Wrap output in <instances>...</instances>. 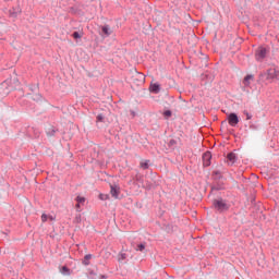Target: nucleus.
Returning a JSON list of instances; mask_svg holds the SVG:
<instances>
[{
  "mask_svg": "<svg viewBox=\"0 0 279 279\" xmlns=\"http://www.w3.org/2000/svg\"><path fill=\"white\" fill-rule=\"evenodd\" d=\"M72 36H73V38H75V39L82 38V36L80 35L78 32H74V33L72 34Z\"/></svg>",
  "mask_w": 279,
  "mask_h": 279,
  "instance_id": "obj_20",
  "label": "nucleus"
},
{
  "mask_svg": "<svg viewBox=\"0 0 279 279\" xmlns=\"http://www.w3.org/2000/svg\"><path fill=\"white\" fill-rule=\"evenodd\" d=\"M90 258H93V255L90 254L84 256L83 265H85V267H88V265H90Z\"/></svg>",
  "mask_w": 279,
  "mask_h": 279,
  "instance_id": "obj_13",
  "label": "nucleus"
},
{
  "mask_svg": "<svg viewBox=\"0 0 279 279\" xmlns=\"http://www.w3.org/2000/svg\"><path fill=\"white\" fill-rule=\"evenodd\" d=\"M100 199H106V198H104V194H100Z\"/></svg>",
  "mask_w": 279,
  "mask_h": 279,
  "instance_id": "obj_28",
  "label": "nucleus"
},
{
  "mask_svg": "<svg viewBox=\"0 0 279 279\" xmlns=\"http://www.w3.org/2000/svg\"><path fill=\"white\" fill-rule=\"evenodd\" d=\"M252 82H254V75L252 74H248L244 77L242 84L246 87V88H250Z\"/></svg>",
  "mask_w": 279,
  "mask_h": 279,
  "instance_id": "obj_7",
  "label": "nucleus"
},
{
  "mask_svg": "<svg viewBox=\"0 0 279 279\" xmlns=\"http://www.w3.org/2000/svg\"><path fill=\"white\" fill-rule=\"evenodd\" d=\"M136 252H145V243H140L135 246Z\"/></svg>",
  "mask_w": 279,
  "mask_h": 279,
  "instance_id": "obj_15",
  "label": "nucleus"
},
{
  "mask_svg": "<svg viewBox=\"0 0 279 279\" xmlns=\"http://www.w3.org/2000/svg\"><path fill=\"white\" fill-rule=\"evenodd\" d=\"M56 132H58V129H56L54 126H51L47 129L46 134L47 136H56Z\"/></svg>",
  "mask_w": 279,
  "mask_h": 279,
  "instance_id": "obj_12",
  "label": "nucleus"
},
{
  "mask_svg": "<svg viewBox=\"0 0 279 279\" xmlns=\"http://www.w3.org/2000/svg\"><path fill=\"white\" fill-rule=\"evenodd\" d=\"M48 219H49V216H47V214H43V215H41V221H43V223L47 222Z\"/></svg>",
  "mask_w": 279,
  "mask_h": 279,
  "instance_id": "obj_19",
  "label": "nucleus"
},
{
  "mask_svg": "<svg viewBox=\"0 0 279 279\" xmlns=\"http://www.w3.org/2000/svg\"><path fill=\"white\" fill-rule=\"evenodd\" d=\"M243 114L246 116V121H250L252 119V114L247 112V110L243 111Z\"/></svg>",
  "mask_w": 279,
  "mask_h": 279,
  "instance_id": "obj_18",
  "label": "nucleus"
},
{
  "mask_svg": "<svg viewBox=\"0 0 279 279\" xmlns=\"http://www.w3.org/2000/svg\"><path fill=\"white\" fill-rule=\"evenodd\" d=\"M266 80H270L271 82H279V70H278V68H269L266 71Z\"/></svg>",
  "mask_w": 279,
  "mask_h": 279,
  "instance_id": "obj_3",
  "label": "nucleus"
},
{
  "mask_svg": "<svg viewBox=\"0 0 279 279\" xmlns=\"http://www.w3.org/2000/svg\"><path fill=\"white\" fill-rule=\"evenodd\" d=\"M76 202H77V204H84V202H86V198L85 197H82V196H77L76 197Z\"/></svg>",
  "mask_w": 279,
  "mask_h": 279,
  "instance_id": "obj_17",
  "label": "nucleus"
},
{
  "mask_svg": "<svg viewBox=\"0 0 279 279\" xmlns=\"http://www.w3.org/2000/svg\"><path fill=\"white\" fill-rule=\"evenodd\" d=\"M227 160H230L231 165H234L236 162V154L234 153H229L227 155Z\"/></svg>",
  "mask_w": 279,
  "mask_h": 279,
  "instance_id": "obj_10",
  "label": "nucleus"
},
{
  "mask_svg": "<svg viewBox=\"0 0 279 279\" xmlns=\"http://www.w3.org/2000/svg\"><path fill=\"white\" fill-rule=\"evenodd\" d=\"M210 160H213V154L206 151L203 154V167H210Z\"/></svg>",
  "mask_w": 279,
  "mask_h": 279,
  "instance_id": "obj_5",
  "label": "nucleus"
},
{
  "mask_svg": "<svg viewBox=\"0 0 279 279\" xmlns=\"http://www.w3.org/2000/svg\"><path fill=\"white\" fill-rule=\"evenodd\" d=\"M108 278L106 275H100L99 279H106Z\"/></svg>",
  "mask_w": 279,
  "mask_h": 279,
  "instance_id": "obj_26",
  "label": "nucleus"
},
{
  "mask_svg": "<svg viewBox=\"0 0 279 279\" xmlns=\"http://www.w3.org/2000/svg\"><path fill=\"white\" fill-rule=\"evenodd\" d=\"M125 258H128V255L125 253H122L119 257V260H125Z\"/></svg>",
  "mask_w": 279,
  "mask_h": 279,
  "instance_id": "obj_21",
  "label": "nucleus"
},
{
  "mask_svg": "<svg viewBox=\"0 0 279 279\" xmlns=\"http://www.w3.org/2000/svg\"><path fill=\"white\" fill-rule=\"evenodd\" d=\"M96 119L101 123L104 121V114H98Z\"/></svg>",
  "mask_w": 279,
  "mask_h": 279,
  "instance_id": "obj_22",
  "label": "nucleus"
},
{
  "mask_svg": "<svg viewBox=\"0 0 279 279\" xmlns=\"http://www.w3.org/2000/svg\"><path fill=\"white\" fill-rule=\"evenodd\" d=\"M228 121H229V125H231V128H236V125H239V116H236V113L232 112L228 116Z\"/></svg>",
  "mask_w": 279,
  "mask_h": 279,
  "instance_id": "obj_4",
  "label": "nucleus"
},
{
  "mask_svg": "<svg viewBox=\"0 0 279 279\" xmlns=\"http://www.w3.org/2000/svg\"><path fill=\"white\" fill-rule=\"evenodd\" d=\"M140 165H141V168L144 170L149 169V160L142 161Z\"/></svg>",
  "mask_w": 279,
  "mask_h": 279,
  "instance_id": "obj_16",
  "label": "nucleus"
},
{
  "mask_svg": "<svg viewBox=\"0 0 279 279\" xmlns=\"http://www.w3.org/2000/svg\"><path fill=\"white\" fill-rule=\"evenodd\" d=\"M60 274H62V276H71V269L66 266H63L60 268Z\"/></svg>",
  "mask_w": 279,
  "mask_h": 279,
  "instance_id": "obj_11",
  "label": "nucleus"
},
{
  "mask_svg": "<svg viewBox=\"0 0 279 279\" xmlns=\"http://www.w3.org/2000/svg\"><path fill=\"white\" fill-rule=\"evenodd\" d=\"M267 53H269V50L266 47H258L255 51V60L257 62H263V60L267 58Z\"/></svg>",
  "mask_w": 279,
  "mask_h": 279,
  "instance_id": "obj_2",
  "label": "nucleus"
},
{
  "mask_svg": "<svg viewBox=\"0 0 279 279\" xmlns=\"http://www.w3.org/2000/svg\"><path fill=\"white\" fill-rule=\"evenodd\" d=\"M175 140H170V142H169V147H173V145H175Z\"/></svg>",
  "mask_w": 279,
  "mask_h": 279,
  "instance_id": "obj_24",
  "label": "nucleus"
},
{
  "mask_svg": "<svg viewBox=\"0 0 279 279\" xmlns=\"http://www.w3.org/2000/svg\"><path fill=\"white\" fill-rule=\"evenodd\" d=\"M102 34L105 36H110L112 34V32H110V26L108 25L102 26Z\"/></svg>",
  "mask_w": 279,
  "mask_h": 279,
  "instance_id": "obj_14",
  "label": "nucleus"
},
{
  "mask_svg": "<svg viewBox=\"0 0 279 279\" xmlns=\"http://www.w3.org/2000/svg\"><path fill=\"white\" fill-rule=\"evenodd\" d=\"M80 206H82L80 203L76 204V210L80 213Z\"/></svg>",
  "mask_w": 279,
  "mask_h": 279,
  "instance_id": "obj_25",
  "label": "nucleus"
},
{
  "mask_svg": "<svg viewBox=\"0 0 279 279\" xmlns=\"http://www.w3.org/2000/svg\"><path fill=\"white\" fill-rule=\"evenodd\" d=\"M10 16H12V19H16V16H19V14H21V7H13L10 11H9Z\"/></svg>",
  "mask_w": 279,
  "mask_h": 279,
  "instance_id": "obj_8",
  "label": "nucleus"
},
{
  "mask_svg": "<svg viewBox=\"0 0 279 279\" xmlns=\"http://www.w3.org/2000/svg\"><path fill=\"white\" fill-rule=\"evenodd\" d=\"M213 206L218 213H226L227 210H230V206L223 198L214 199Z\"/></svg>",
  "mask_w": 279,
  "mask_h": 279,
  "instance_id": "obj_1",
  "label": "nucleus"
},
{
  "mask_svg": "<svg viewBox=\"0 0 279 279\" xmlns=\"http://www.w3.org/2000/svg\"><path fill=\"white\" fill-rule=\"evenodd\" d=\"M49 219H50V221H53V216H50Z\"/></svg>",
  "mask_w": 279,
  "mask_h": 279,
  "instance_id": "obj_29",
  "label": "nucleus"
},
{
  "mask_svg": "<svg viewBox=\"0 0 279 279\" xmlns=\"http://www.w3.org/2000/svg\"><path fill=\"white\" fill-rule=\"evenodd\" d=\"M163 114H165V117H171V110H166V111L163 112Z\"/></svg>",
  "mask_w": 279,
  "mask_h": 279,
  "instance_id": "obj_23",
  "label": "nucleus"
},
{
  "mask_svg": "<svg viewBox=\"0 0 279 279\" xmlns=\"http://www.w3.org/2000/svg\"><path fill=\"white\" fill-rule=\"evenodd\" d=\"M110 193H111V197H114V199H119V194L121 193V187H119V185H111Z\"/></svg>",
  "mask_w": 279,
  "mask_h": 279,
  "instance_id": "obj_6",
  "label": "nucleus"
},
{
  "mask_svg": "<svg viewBox=\"0 0 279 279\" xmlns=\"http://www.w3.org/2000/svg\"><path fill=\"white\" fill-rule=\"evenodd\" d=\"M150 93H154L155 95H158L160 93V84L154 83L150 85Z\"/></svg>",
  "mask_w": 279,
  "mask_h": 279,
  "instance_id": "obj_9",
  "label": "nucleus"
},
{
  "mask_svg": "<svg viewBox=\"0 0 279 279\" xmlns=\"http://www.w3.org/2000/svg\"><path fill=\"white\" fill-rule=\"evenodd\" d=\"M214 173H215V175H219V171H215Z\"/></svg>",
  "mask_w": 279,
  "mask_h": 279,
  "instance_id": "obj_27",
  "label": "nucleus"
}]
</instances>
